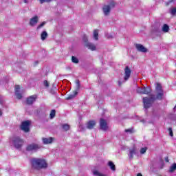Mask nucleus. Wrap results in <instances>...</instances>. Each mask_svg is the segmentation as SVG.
<instances>
[{
    "label": "nucleus",
    "instance_id": "1",
    "mask_svg": "<svg viewBox=\"0 0 176 176\" xmlns=\"http://www.w3.org/2000/svg\"><path fill=\"white\" fill-rule=\"evenodd\" d=\"M32 166L36 170H41V168H46L47 164L45 160L33 158L31 160Z\"/></svg>",
    "mask_w": 176,
    "mask_h": 176
},
{
    "label": "nucleus",
    "instance_id": "2",
    "mask_svg": "<svg viewBox=\"0 0 176 176\" xmlns=\"http://www.w3.org/2000/svg\"><path fill=\"white\" fill-rule=\"evenodd\" d=\"M155 90L157 93L156 99L162 100V98H163V96H164V92L163 91V87H162V85L160 83H156Z\"/></svg>",
    "mask_w": 176,
    "mask_h": 176
},
{
    "label": "nucleus",
    "instance_id": "3",
    "mask_svg": "<svg viewBox=\"0 0 176 176\" xmlns=\"http://www.w3.org/2000/svg\"><path fill=\"white\" fill-rule=\"evenodd\" d=\"M136 91L139 94H150L152 92V89L151 87H138Z\"/></svg>",
    "mask_w": 176,
    "mask_h": 176
},
{
    "label": "nucleus",
    "instance_id": "4",
    "mask_svg": "<svg viewBox=\"0 0 176 176\" xmlns=\"http://www.w3.org/2000/svg\"><path fill=\"white\" fill-rule=\"evenodd\" d=\"M23 142H24L23 140L20 139L19 137H16L12 139V144H14V146L15 148H16V149L21 148V146H23Z\"/></svg>",
    "mask_w": 176,
    "mask_h": 176
},
{
    "label": "nucleus",
    "instance_id": "5",
    "mask_svg": "<svg viewBox=\"0 0 176 176\" xmlns=\"http://www.w3.org/2000/svg\"><path fill=\"white\" fill-rule=\"evenodd\" d=\"M152 102H153V98H143L144 107L146 109L152 105Z\"/></svg>",
    "mask_w": 176,
    "mask_h": 176
},
{
    "label": "nucleus",
    "instance_id": "6",
    "mask_svg": "<svg viewBox=\"0 0 176 176\" xmlns=\"http://www.w3.org/2000/svg\"><path fill=\"white\" fill-rule=\"evenodd\" d=\"M115 6V1H111L109 6H104L103 7V12L105 16H108L109 14V12H111V8Z\"/></svg>",
    "mask_w": 176,
    "mask_h": 176
},
{
    "label": "nucleus",
    "instance_id": "7",
    "mask_svg": "<svg viewBox=\"0 0 176 176\" xmlns=\"http://www.w3.org/2000/svg\"><path fill=\"white\" fill-rule=\"evenodd\" d=\"M30 124H31V121L30 120L22 122L21 126V130L25 131V133H28L30 131Z\"/></svg>",
    "mask_w": 176,
    "mask_h": 176
},
{
    "label": "nucleus",
    "instance_id": "8",
    "mask_svg": "<svg viewBox=\"0 0 176 176\" xmlns=\"http://www.w3.org/2000/svg\"><path fill=\"white\" fill-rule=\"evenodd\" d=\"M41 148V146L39 144H29L27 146V151H29L30 152H36V151H39V148Z\"/></svg>",
    "mask_w": 176,
    "mask_h": 176
},
{
    "label": "nucleus",
    "instance_id": "9",
    "mask_svg": "<svg viewBox=\"0 0 176 176\" xmlns=\"http://www.w3.org/2000/svg\"><path fill=\"white\" fill-rule=\"evenodd\" d=\"M100 127L101 130L107 131V130H108V123L107 122V120L101 118L100 121Z\"/></svg>",
    "mask_w": 176,
    "mask_h": 176
},
{
    "label": "nucleus",
    "instance_id": "10",
    "mask_svg": "<svg viewBox=\"0 0 176 176\" xmlns=\"http://www.w3.org/2000/svg\"><path fill=\"white\" fill-rule=\"evenodd\" d=\"M130 75H131V70L129 68V67H126L124 69V80H129V78H130Z\"/></svg>",
    "mask_w": 176,
    "mask_h": 176
},
{
    "label": "nucleus",
    "instance_id": "11",
    "mask_svg": "<svg viewBox=\"0 0 176 176\" xmlns=\"http://www.w3.org/2000/svg\"><path fill=\"white\" fill-rule=\"evenodd\" d=\"M135 47L138 52H141L142 53H146L148 52V49L141 44H136Z\"/></svg>",
    "mask_w": 176,
    "mask_h": 176
},
{
    "label": "nucleus",
    "instance_id": "12",
    "mask_svg": "<svg viewBox=\"0 0 176 176\" xmlns=\"http://www.w3.org/2000/svg\"><path fill=\"white\" fill-rule=\"evenodd\" d=\"M134 155H137V148L135 147H133L129 150L128 156L131 160L134 157Z\"/></svg>",
    "mask_w": 176,
    "mask_h": 176
},
{
    "label": "nucleus",
    "instance_id": "13",
    "mask_svg": "<svg viewBox=\"0 0 176 176\" xmlns=\"http://www.w3.org/2000/svg\"><path fill=\"white\" fill-rule=\"evenodd\" d=\"M35 100H36V95L31 96L27 99V104L31 105V104L35 102Z\"/></svg>",
    "mask_w": 176,
    "mask_h": 176
},
{
    "label": "nucleus",
    "instance_id": "14",
    "mask_svg": "<svg viewBox=\"0 0 176 176\" xmlns=\"http://www.w3.org/2000/svg\"><path fill=\"white\" fill-rule=\"evenodd\" d=\"M20 91V86L19 85H16L15 86V94L17 98L19 100L21 99V94L19 93Z\"/></svg>",
    "mask_w": 176,
    "mask_h": 176
},
{
    "label": "nucleus",
    "instance_id": "15",
    "mask_svg": "<svg viewBox=\"0 0 176 176\" xmlns=\"http://www.w3.org/2000/svg\"><path fill=\"white\" fill-rule=\"evenodd\" d=\"M38 23V16H34L33 18H32L30 19V25L32 26H34L35 25H36Z\"/></svg>",
    "mask_w": 176,
    "mask_h": 176
},
{
    "label": "nucleus",
    "instance_id": "16",
    "mask_svg": "<svg viewBox=\"0 0 176 176\" xmlns=\"http://www.w3.org/2000/svg\"><path fill=\"white\" fill-rule=\"evenodd\" d=\"M95 126H96V121H89L87 123V129H91Z\"/></svg>",
    "mask_w": 176,
    "mask_h": 176
},
{
    "label": "nucleus",
    "instance_id": "17",
    "mask_svg": "<svg viewBox=\"0 0 176 176\" xmlns=\"http://www.w3.org/2000/svg\"><path fill=\"white\" fill-rule=\"evenodd\" d=\"M43 144H52L53 142V138H43Z\"/></svg>",
    "mask_w": 176,
    "mask_h": 176
},
{
    "label": "nucleus",
    "instance_id": "18",
    "mask_svg": "<svg viewBox=\"0 0 176 176\" xmlns=\"http://www.w3.org/2000/svg\"><path fill=\"white\" fill-rule=\"evenodd\" d=\"M86 46L87 47H88V49H90V50H96V45H94L91 43H87L86 44Z\"/></svg>",
    "mask_w": 176,
    "mask_h": 176
},
{
    "label": "nucleus",
    "instance_id": "19",
    "mask_svg": "<svg viewBox=\"0 0 176 176\" xmlns=\"http://www.w3.org/2000/svg\"><path fill=\"white\" fill-rule=\"evenodd\" d=\"M77 95H78V91H74L73 92V94H71L67 97V100H72V98H75V97H76Z\"/></svg>",
    "mask_w": 176,
    "mask_h": 176
},
{
    "label": "nucleus",
    "instance_id": "20",
    "mask_svg": "<svg viewBox=\"0 0 176 176\" xmlns=\"http://www.w3.org/2000/svg\"><path fill=\"white\" fill-rule=\"evenodd\" d=\"M109 166L111 170H112V171H116V168L115 167V164H113V162H111V161L109 162Z\"/></svg>",
    "mask_w": 176,
    "mask_h": 176
},
{
    "label": "nucleus",
    "instance_id": "21",
    "mask_svg": "<svg viewBox=\"0 0 176 176\" xmlns=\"http://www.w3.org/2000/svg\"><path fill=\"white\" fill-rule=\"evenodd\" d=\"M170 28L167 25V24H164L162 27L163 32H168Z\"/></svg>",
    "mask_w": 176,
    "mask_h": 176
},
{
    "label": "nucleus",
    "instance_id": "22",
    "mask_svg": "<svg viewBox=\"0 0 176 176\" xmlns=\"http://www.w3.org/2000/svg\"><path fill=\"white\" fill-rule=\"evenodd\" d=\"M94 38L95 41L98 40V30H96L94 31Z\"/></svg>",
    "mask_w": 176,
    "mask_h": 176
},
{
    "label": "nucleus",
    "instance_id": "23",
    "mask_svg": "<svg viewBox=\"0 0 176 176\" xmlns=\"http://www.w3.org/2000/svg\"><path fill=\"white\" fill-rule=\"evenodd\" d=\"M47 37V32H46V31L43 32L41 34L42 41H45V39H46Z\"/></svg>",
    "mask_w": 176,
    "mask_h": 176
},
{
    "label": "nucleus",
    "instance_id": "24",
    "mask_svg": "<svg viewBox=\"0 0 176 176\" xmlns=\"http://www.w3.org/2000/svg\"><path fill=\"white\" fill-rule=\"evenodd\" d=\"M176 170V164H173L169 169V173H174Z\"/></svg>",
    "mask_w": 176,
    "mask_h": 176
},
{
    "label": "nucleus",
    "instance_id": "25",
    "mask_svg": "<svg viewBox=\"0 0 176 176\" xmlns=\"http://www.w3.org/2000/svg\"><path fill=\"white\" fill-rule=\"evenodd\" d=\"M93 173H94V176H107V175H104V174H101L100 172H98V171H97V170H94V171L93 172Z\"/></svg>",
    "mask_w": 176,
    "mask_h": 176
},
{
    "label": "nucleus",
    "instance_id": "26",
    "mask_svg": "<svg viewBox=\"0 0 176 176\" xmlns=\"http://www.w3.org/2000/svg\"><path fill=\"white\" fill-rule=\"evenodd\" d=\"M72 63H74V64H78V63H79V60L75 56H72Z\"/></svg>",
    "mask_w": 176,
    "mask_h": 176
},
{
    "label": "nucleus",
    "instance_id": "27",
    "mask_svg": "<svg viewBox=\"0 0 176 176\" xmlns=\"http://www.w3.org/2000/svg\"><path fill=\"white\" fill-rule=\"evenodd\" d=\"M50 119H53V118L56 116V110H52L50 114Z\"/></svg>",
    "mask_w": 176,
    "mask_h": 176
},
{
    "label": "nucleus",
    "instance_id": "28",
    "mask_svg": "<svg viewBox=\"0 0 176 176\" xmlns=\"http://www.w3.org/2000/svg\"><path fill=\"white\" fill-rule=\"evenodd\" d=\"M63 129L67 131L69 129V125L68 124H65L63 125Z\"/></svg>",
    "mask_w": 176,
    "mask_h": 176
},
{
    "label": "nucleus",
    "instance_id": "29",
    "mask_svg": "<svg viewBox=\"0 0 176 176\" xmlns=\"http://www.w3.org/2000/svg\"><path fill=\"white\" fill-rule=\"evenodd\" d=\"M147 148L146 147H143V148H142L141 149H140V153L142 154V155H144V153H145V152H146V151H147Z\"/></svg>",
    "mask_w": 176,
    "mask_h": 176
},
{
    "label": "nucleus",
    "instance_id": "30",
    "mask_svg": "<svg viewBox=\"0 0 176 176\" xmlns=\"http://www.w3.org/2000/svg\"><path fill=\"white\" fill-rule=\"evenodd\" d=\"M176 13V8H173L170 9V14L174 16Z\"/></svg>",
    "mask_w": 176,
    "mask_h": 176
},
{
    "label": "nucleus",
    "instance_id": "31",
    "mask_svg": "<svg viewBox=\"0 0 176 176\" xmlns=\"http://www.w3.org/2000/svg\"><path fill=\"white\" fill-rule=\"evenodd\" d=\"M45 24H46V22H43L41 24H40V25L37 27V30H39V28H42V27H43Z\"/></svg>",
    "mask_w": 176,
    "mask_h": 176
},
{
    "label": "nucleus",
    "instance_id": "32",
    "mask_svg": "<svg viewBox=\"0 0 176 176\" xmlns=\"http://www.w3.org/2000/svg\"><path fill=\"white\" fill-rule=\"evenodd\" d=\"M168 131H169V135H170V137H173V135H174V134L173 133V129L169 128Z\"/></svg>",
    "mask_w": 176,
    "mask_h": 176
},
{
    "label": "nucleus",
    "instance_id": "33",
    "mask_svg": "<svg viewBox=\"0 0 176 176\" xmlns=\"http://www.w3.org/2000/svg\"><path fill=\"white\" fill-rule=\"evenodd\" d=\"M44 86H45V87H49V82H47V80L44 81Z\"/></svg>",
    "mask_w": 176,
    "mask_h": 176
},
{
    "label": "nucleus",
    "instance_id": "34",
    "mask_svg": "<svg viewBox=\"0 0 176 176\" xmlns=\"http://www.w3.org/2000/svg\"><path fill=\"white\" fill-rule=\"evenodd\" d=\"M125 132H126V133H133V129H126V130H125Z\"/></svg>",
    "mask_w": 176,
    "mask_h": 176
},
{
    "label": "nucleus",
    "instance_id": "35",
    "mask_svg": "<svg viewBox=\"0 0 176 176\" xmlns=\"http://www.w3.org/2000/svg\"><path fill=\"white\" fill-rule=\"evenodd\" d=\"M52 0H40L41 3H43V2H50Z\"/></svg>",
    "mask_w": 176,
    "mask_h": 176
},
{
    "label": "nucleus",
    "instance_id": "36",
    "mask_svg": "<svg viewBox=\"0 0 176 176\" xmlns=\"http://www.w3.org/2000/svg\"><path fill=\"white\" fill-rule=\"evenodd\" d=\"M82 40H83L85 42H87V36L86 35H84Z\"/></svg>",
    "mask_w": 176,
    "mask_h": 176
},
{
    "label": "nucleus",
    "instance_id": "37",
    "mask_svg": "<svg viewBox=\"0 0 176 176\" xmlns=\"http://www.w3.org/2000/svg\"><path fill=\"white\" fill-rule=\"evenodd\" d=\"M165 162H166L167 163H168V157H166L165 158Z\"/></svg>",
    "mask_w": 176,
    "mask_h": 176
},
{
    "label": "nucleus",
    "instance_id": "38",
    "mask_svg": "<svg viewBox=\"0 0 176 176\" xmlns=\"http://www.w3.org/2000/svg\"><path fill=\"white\" fill-rule=\"evenodd\" d=\"M25 3H28V0H24Z\"/></svg>",
    "mask_w": 176,
    "mask_h": 176
},
{
    "label": "nucleus",
    "instance_id": "39",
    "mask_svg": "<svg viewBox=\"0 0 176 176\" xmlns=\"http://www.w3.org/2000/svg\"><path fill=\"white\" fill-rule=\"evenodd\" d=\"M0 104H3V103H2V99H1V96H0Z\"/></svg>",
    "mask_w": 176,
    "mask_h": 176
},
{
    "label": "nucleus",
    "instance_id": "40",
    "mask_svg": "<svg viewBox=\"0 0 176 176\" xmlns=\"http://www.w3.org/2000/svg\"><path fill=\"white\" fill-rule=\"evenodd\" d=\"M0 116H2V110L0 109Z\"/></svg>",
    "mask_w": 176,
    "mask_h": 176
},
{
    "label": "nucleus",
    "instance_id": "41",
    "mask_svg": "<svg viewBox=\"0 0 176 176\" xmlns=\"http://www.w3.org/2000/svg\"><path fill=\"white\" fill-rule=\"evenodd\" d=\"M137 176H142V175L141 173H138Z\"/></svg>",
    "mask_w": 176,
    "mask_h": 176
},
{
    "label": "nucleus",
    "instance_id": "42",
    "mask_svg": "<svg viewBox=\"0 0 176 176\" xmlns=\"http://www.w3.org/2000/svg\"><path fill=\"white\" fill-rule=\"evenodd\" d=\"M175 109H176V105L175 106V107H174V110L175 111Z\"/></svg>",
    "mask_w": 176,
    "mask_h": 176
},
{
    "label": "nucleus",
    "instance_id": "43",
    "mask_svg": "<svg viewBox=\"0 0 176 176\" xmlns=\"http://www.w3.org/2000/svg\"><path fill=\"white\" fill-rule=\"evenodd\" d=\"M77 83H79V81H77Z\"/></svg>",
    "mask_w": 176,
    "mask_h": 176
}]
</instances>
